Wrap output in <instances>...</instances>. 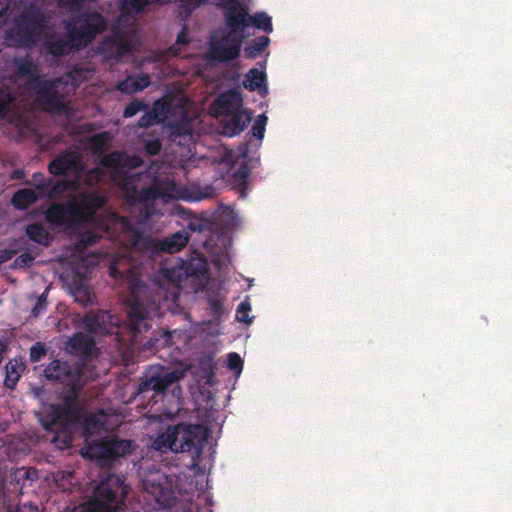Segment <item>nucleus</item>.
<instances>
[{
  "label": "nucleus",
  "mask_w": 512,
  "mask_h": 512,
  "mask_svg": "<svg viewBox=\"0 0 512 512\" xmlns=\"http://www.w3.org/2000/svg\"><path fill=\"white\" fill-rule=\"evenodd\" d=\"M44 376L48 381H57L69 388L63 403L51 405L50 410L41 418L43 428L54 433L51 441L65 448L72 442L71 427L80 417L76 400L85 385L82 380L83 371L77 364L54 359L45 367Z\"/></svg>",
  "instance_id": "1"
},
{
  "label": "nucleus",
  "mask_w": 512,
  "mask_h": 512,
  "mask_svg": "<svg viewBox=\"0 0 512 512\" xmlns=\"http://www.w3.org/2000/svg\"><path fill=\"white\" fill-rule=\"evenodd\" d=\"M109 275L116 280H122L130 290L128 327L132 333V341L138 342V335L151 328L150 321L157 311L156 303L144 298L148 287L141 278L142 264L132 255H122L111 262Z\"/></svg>",
  "instance_id": "2"
},
{
  "label": "nucleus",
  "mask_w": 512,
  "mask_h": 512,
  "mask_svg": "<svg viewBox=\"0 0 512 512\" xmlns=\"http://www.w3.org/2000/svg\"><path fill=\"white\" fill-rule=\"evenodd\" d=\"M49 16L37 4L31 3L7 30L5 44L15 48H31L47 29Z\"/></svg>",
  "instance_id": "3"
},
{
  "label": "nucleus",
  "mask_w": 512,
  "mask_h": 512,
  "mask_svg": "<svg viewBox=\"0 0 512 512\" xmlns=\"http://www.w3.org/2000/svg\"><path fill=\"white\" fill-rule=\"evenodd\" d=\"M84 71L74 68L69 73L53 81L43 80L36 93L38 102L47 112H63L66 99L72 96L83 81Z\"/></svg>",
  "instance_id": "4"
},
{
  "label": "nucleus",
  "mask_w": 512,
  "mask_h": 512,
  "mask_svg": "<svg viewBox=\"0 0 512 512\" xmlns=\"http://www.w3.org/2000/svg\"><path fill=\"white\" fill-rule=\"evenodd\" d=\"M120 188L124 192L128 205H140L145 209V218L152 213L149 211L155 206V202L164 196L163 189L156 181H151L146 173H135L125 176Z\"/></svg>",
  "instance_id": "5"
},
{
  "label": "nucleus",
  "mask_w": 512,
  "mask_h": 512,
  "mask_svg": "<svg viewBox=\"0 0 512 512\" xmlns=\"http://www.w3.org/2000/svg\"><path fill=\"white\" fill-rule=\"evenodd\" d=\"M129 490L124 478L111 473L94 488L91 500L104 512H128L126 498Z\"/></svg>",
  "instance_id": "6"
},
{
  "label": "nucleus",
  "mask_w": 512,
  "mask_h": 512,
  "mask_svg": "<svg viewBox=\"0 0 512 512\" xmlns=\"http://www.w3.org/2000/svg\"><path fill=\"white\" fill-rule=\"evenodd\" d=\"M189 236L185 231H177L162 240L145 236L140 231H135L132 240L133 252H138L150 260L156 259L162 253H176L188 243Z\"/></svg>",
  "instance_id": "7"
},
{
  "label": "nucleus",
  "mask_w": 512,
  "mask_h": 512,
  "mask_svg": "<svg viewBox=\"0 0 512 512\" xmlns=\"http://www.w3.org/2000/svg\"><path fill=\"white\" fill-rule=\"evenodd\" d=\"M107 28V21L99 12L83 11L74 15L67 23L68 36L78 48L87 47L97 35Z\"/></svg>",
  "instance_id": "8"
},
{
  "label": "nucleus",
  "mask_w": 512,
  "mask_h": 512,
  "mask_svg": "<svg viewBox=\"0 0 512 512\" xmlns=\"http://www.w3.org/2000/svg\"><path fill=\"white\" fill-rule=\"evenodd\" d=\"M196 429L195 426L185 424L168 426L153 440L152 447L161 453L198 450Z\"/></svg>",
  "instance_id": "9"
},
{
  "label": "nucleus",
  "mask_w": 512,
  "mask_h": 512,
  "mask_svg": "<svg viewBox=\"0 0 512 512\" xmlns=\"http://www.w3.org/2000/svg\"><path fill=\"white\" fill-rule=\"evenodd\" d=\"M131 451V440L111 438L87 443L82 455L95 459L101 464H110L116 459L130 454Z\"/></svg>",
  "instance_id": "10"
},
{
  "label": "nucleus",
  "mask_w": 512,
  "mask_h": 512,
  "mask_svg": "<svg viewBox=\"0 0 512 512\" xmlns=\"http://www.w3.org/2000/svg\"><path fill=\"white\" fill-rule=\"evenodd\" d=\"M46 220L55 227L74 229L85 222L83 208L76 202L53 203L46 211Z\"/></svg>",
  "instance_id": "11"
},
{
  "label": "nucleus",
  "mask_w": 512,
  "mask_h": 512,
  "mask_svg": "<svg viewBox=\"0 0 512 512\" xmlns=\"http://www.w3.org/2000/svg\"><path fill=\"white\" fill-rule=\"evenodd\" d=\"M243 35L226 33L220 39L211 40L208 57L211 63H226L237 59L241 52Z\"/></svg>",
  "instance_id": "12"
},
{
  "label": "nucleus",
  "mask_w": 512,
  "mask_h": 512,
  "mask_svg": "<svg viewBox=\"0 0 512 512\" xmlns=\"http://www.w3.org/2000/svg\"><path fill=\"white\" fill-rule=\"evenodd\" d=\"M99 51L107 59L118 60L132 51V46L127 40L125 32L115 28L112 34L106 36L99 44Z\"/></svg>",
  "instance_id": "13"
},
{
  "label": "nucleus",
  "mask_w": 512,
  "mask_h": 512,
  "mask_svg": "<svg viewBox=\"0 0 512 512\" xmlns=\"http://www.w3.org/2000/svg\"><path fill=\"white\" fill-rule=\"evenodd\" d=\"M183 371L173 370L160 373L156 376L145 379L138 385V394H144L153 391L152 398L164 395L168 387L175 385L183 377Z\"/></svg>",
  "instance_id": "14"
},
{
  "label": "nucleus",
  "mask_w": 512,
  "mask_h": 512,
  "mask_svg": "<svg viewBox=\"0 0 512 512\" xmlns=\"http://www.w3.org/2000/svg\"><path fill=\"white\" fill-rule=\"evenodd\" d=\"M48 170L56 176L66 175L68 172L80 176L84 172V165L76 151L66 149L49 163Z\"/></svg>",
  "instance_id": "15"
},
{
  "label": "nucleus",
  "mask_w": 512,
  "mask_h": 512,
  "mask_svg": "<svg viewBox=\"0 0 512 512\" xmlns=\"http://www.w3.org/2000/svg\"><path fill=\"white\" fill-rule=\"evenodd\" d=\"M144 490L151 494L157 503L170 506L173 491L169 488L165 476L157 474L142 480Z\"/></svg>",
  "instance_id": "16"
},
{
  "label": "nucleus",
  "mask_w": 512,
  "mask_h": 512,
  "mask_svg": "<svg viewBox=\"0 0 512 512\" xmlns=\"http://www.w3.org/2000/svg\"><path fill=\"white\" fill-rule=\"evenodd\" d=\"M250 121L251 114L246 110L222 115L220 120V133L227 137H233L240 134Z\"/></svg>",
  "instance_id": "17"
},
{
  "label": "nucleus",
  "mask_w": 512,
  "mask_h": 512,
  "mask_svg": "<svg viewBox=\"0 0 512 512\" xmlns=\"http://www.w3.org/2000/svg\"><path fill=\"white\" fill-rule=\"evenodd\" d=\"M225 22L229 28L228 33L234 35H243L245 28L249 27L250 15L245 7L240 3L233 4L231 7H226Z\"/></svg>",
  "instance_id": "18"
},
{
  "label": "nucleus",
  "mask_w": 512,
  "mask_h": 512,
  "mask_svg": "<svg viewBox=\"0 0 512 512\" xmlns=\"http://www.w3.org/2000/svg\"><path fill=\"white\" fill-rule=\"evenodd\" d=\"M243 99L241 93L229 90L220 94L213 102L212 108L217 116L234 113L242 110Z\"/></svg>",
  "instance_id": "19"
},
{
  "label": "nucleus",
  "mask_w": 512,
  "mask_h": 512,
  "mask_svg": "<svg viewBox=\"0 0 512 512\" xmlns=\"http://www.w3.org/2000/svg\"><path fill=\"white\" fill-rule=\"evenodd\" d=\"M250 176V167L246 156L238 163L236 168H232L229 182L232 188L239 193L240 198H245L248 193V178Z\"/></svg>",
  "instance_id": "20"
},
{
  "label": "nucleus",
  "mask_w": 512,
  "mask_h": 512,
  "mask_svg": "<svg viewBox=\"0 0 512 512\" xmlns=\"http://www.w3.org/2000/svg\"><path fill=\"white\" fill-rule=\"evenodd\" d=\"M47 54L54 57H62L70 54L74 49H79L76 42L73 41L68 34L65 37L52 36L44 44Z\"/></svg>",
  "instance_id": "21"
},
{
  "label": "nucleus",
  "mask_w": 512,
  "mask_h": 512,
  "mask_svg": "<svg viewBox=\"0 0 512 512\" xmlns=\"http://www.w3.org/2000/svg\"><path fill=\"white\" fill-rule=\"evenodd\" d=\"M111 314L107 310L89 311L83 318L84 328L90 333H99L106 329L107 324H111Z\"/></svg>",
  "instance_id": "22"
},
{
  "label": "nucleus",
  "mask_w": 512,
  "mask_h": 512,
  "mask_svg": "<svg viewBox=\"0 0 512 512\" xmlns=\"http://www.w3.org/2000/svg\"><path fill=\"white\" fill-rule=\"evenodd\" d=\"M95 347L94 340L83 333H75L67 342V350L74 355L87 358Z\"/></svg>",
  "instance_id": "23"
},
{
  "label": "nucleus",
  "mask_w": 512,
  "mask_h": 512,
  "mask_svg": "<svg viewBox=\"0 0 512 512\" xmlns=\"http://www.w3.org/2000/svg\"><path fill=\"white\" fill-rule=\"evenodd\" d=\"M243 86L248 91H258L261 97H266L269 92L266 73L257 68H251L247 72Z\"/></svg>",
  "instance_id": "24"
},
{
  "label": "nucleus",
  "mask_w": 512,
  "mask_h": 512,
  "mask_svg": "<svg viewBox=\"0 0 512 512\" xmlns=\"http://www.w3.org/2000/svg\"><path fill=\"white\" fill-rule=\"evenodd\" d=\"M138 161V158H132L124 152L113 151L102 157L100 163L102 166L110 168L117 172L122 168H131L137 166Z\"/></svg>",
  "instance_id": "25"
},
{
  "label": "nucleus",
  "mask_w": 512,
  "mask_h": 512,
  "mask_svg": "<svg viewBox=\"0 0 512 512\" xmlns=\"http://www.w3.org/2000/svg\"><path fill=\"white\" fill-rule=\"evenodd\" d=\"M14 63L17 75L20 77H28L29 83L34 84L37 90L43 80L38 74L35 63L25 58L15 59Z\"/></svg>",
  "instance_id": "26"
},
{
  "label": "nucleus",
  "mask_w": 512,
  "mask_h": 512,
  "mask_svg": "<svg viewBox=\"0 0 512 512\" xmlns=\"http://www.w3.org/2000/svg\"><path fill=\"white\" fill-rule=\"evenodd\" d=\"M24 368V363L19 359L13 358L8 361L5 366L4 379V385L6 388L13 390L16 387Z\"/></svg>",
  "instance_id": "27"
},
{
  "label": "nucleus",
  "mask_w": 512,
  "mask_h": 512,
  "mask_svg": "<svg viewBox=\"0 0 512 512\" xmlns=\"http://www.w3.org/2000/svg\"><path fill=\"white\" fill-rule=\"evenodd\" d=\"M150 85V78L148 75L142 74L137 77H128L118 84V90L131 94L144 90Z\"/></svg>",
  "instance_id": "28"
},
{
  "label": "nucleus",
  "mask_w": 512,
  "mask_h": 512,
  "mask_svg": "<svg viewBox=\"0 0 512 512\" xmlns=\"http://www.w3.org/2000/svg\"><path fill=\"white\" fill-rule=\"evenodd\" d=\"M38 200V196L34 190L24 188L16 191L12 197V205L18 210H25L29 208Z\"/></svg>",
  "instance_id": "29"
},
{
  "label": "nucleus",
  "mask_w": 512,
  "mask_h": 512,
  "mask_svg": "<svg viewBox=\"0 0 512 512\" xmlns=\"http://www.w3.org/2000/svg\"><path fill=\"white\" fill-rule=\"evenodd\" d=\"M26 234L30 240L42 244L49 245V233L40 224H29L26 227Z\"/></svg>",
  "instance_id": "30"
},
{
  "label": "nucleus",
  "mask_w": 512,
  "mask_h": 512,
  "mask_svg": "<svg viewBox=\"0 0 512 512\" xmlns=\"http://www.w3.org/2000/svg\"><path fill=\"white\" fill-rule=\"evenodd\" d=\"M269 43L270 39L268 36H260L254 39L252 43L244 49L245 57L255 59L265 50Z\"/></svg>",
  "instance_id": "31"
},
{
  "label": "nucleus",
  "mask_w": 512,
  "mask_h": 512,
  "mask_svg": "<svg viewBox=\"0 0 512 512\" xmlns=\"http://www.w3.org/2000/svg\"><path fill=\"white\" fill-rule=\"evenodd\" d=\"M185 273L188 276L200 277L207 273V262L199 255L197 258L191 259L185 264Z\"/></svg>",
  "instance_id": "32"
},
{
  "label": "nucleus",
  "mask_w": 512,
  "mask_h": 512,
  "mask_svg": "<svg viewBox=\"0 0 512 512\" xmlns=\"http://www.w3.org/2000/svg\"><path fill=\"white\" fill-rule=\"evenodd\" d=\"M253 25L266 33H271L273 30L271 17L266 13H257L250 16L249 26Z\"/></svg>",
  "instance_id": "33"
},
{
  "label": "nucleus",
  "mask_w": 512,
  "mask_h": 512,
  "mask_svg": "<svg viewBox=\"0 0 512 512\" xmlns=\"http://www.w3.org/2000/svg\"><path fill=\"white\" fill-rule=\"evenodd\" d=\"M160 104V101H156L154 104V109L146 112L142 115L138 120V126L141 128H149L160 121L159 113L157 112L156 107Z\"/></svg>",
  "instance_id": "34"
},
{
  "label": "nucleus",
  "mask_w": 512,
  "mask_h": 512,
  "mask_svg": "<svg viewBox=\"0 0 512 512\" xmlns=\"http://www.w3.org/2000/svg\"><path fill=\"white\" fill-rule=\"evenodd\" d=\"M14 95L9 87L0 86V119L4 118L10 104L14 101Z\"/></svg>",
  "instance_id": "35"
},
{
  "label": "nucleus",
  "mask_w": 512,
  "mask_h": 512,
  "mask_svg": "<svg viewBox=\"0 0 512 512\" xmlns=\"http://www.w3.org/2000/svg\"><path fill=\"white\" fill-rule=\"evenodd\" d=\"M31 184L39 191L40 194L46 195L49 191V186L52 184V179H46L43 173L35 172L32 175Z\"/></svg>",
  "instance_id": "36"
},
{
  "label": "nucleus",
  "mask_w": 512,
  "mask_h": 512,
  "mask_svg": "<svg viewBox=\"0 0 512 512\" xmlns=\"http://www.w3.org/2000/svg\"><path fill=\"white\" fill-rule=\"evenodd\" d=\"M150 2L151 0H123L122 9L129 13H139L150 4Z\"/></svg>",
  "instance_id": "37"
},
{
  "label": "nucleus",
  "mask_w": 512,
  "mask_h": 512,
  "mask_svg": "<svg viewBox=\"0 0 512 512\" xmlns=\"http://www.w3.org/2000/svg\"><path fill=\"white\" fill-rule=\"evenodd\" d=\"M204 2L205 0H179V13L184 17H188Z\"/></svg>",
  "instance_id": "38"
},
{
  "label": "nucleus",
  "mask_w": 512,
  "mask_h": 512,
  "mask_svg": "<svg viewBox=\"0 0 512 512\" xmlns=\"http://www.w3.org/2000/svg\"><path fill=\"white\" fill-rule=\"evenodd\" d=\"M47 354V348L44 343L36 342L30 348L29 359L30 362L36 363L40 361Z\"/></svg>",
  "instance_id": "39"
},
{
  "label": "nucleus",
  "mask_w": 512,
  "mask_h": 512,
  "mask_svg": "<svg viewBox=\"0 0 512 512\" xmlns=\"http://www.w3.org/2000/svg\"><path fill=\"white\" fill-rule=\"evenodd\" d=\"M146 109V105L143 101L134 99L130 103H128L123 111L124 118H130L139 113L142 110Z\"/></svg>",
  "instance_id": "40"
},
{
  "label": "nucleus",
  "mask_w": 512,
  "mask_h": 512,
  "mask_svg": "<svg viewBox=\"0 0 512 512\" xmlns=\"http://www.w3.org/2000/svg\"><path fill=\"white\" fill-rule=\"evenodd\" d=\"M267 116L265 114L259 115L252 126V134L257 139L261 140L264 137L265 126L267 123Z\"/></svg>",
  "instance_id": "41"
},
{
  "label": "nucleus",
  "mask_w": 512,
  "mask_h": 512,
  "mask_svg": "<svg viewBox=\"0 0 512 512\" xmlns=\"http://www.w3.org/2000/svg\"><path fill=\"white\" fill-rule=\"evenodd\" d=\"M100 237L92 232L84 233L80 236V238L76 242L77 249H84L99 241Z\"/></svg>",
  "instance_id": "42"
},
{
  "label": "nucleus",
  "mask_w": 512,
  "mask_h": 512,
  "mask_svg": "<svg viewBox=\"0 0 512 512\" xmlns=\"http://www.w3.org/2000/svg\"><path fill=\"white\" fill-rule=\"evenodd\" d=\"M103 177H104L103 169L100 167H95L86 173L84 182L87 185L93 186V185H96L97 183H99Z\"/></svg>",
  "instance_id": "43"
},
{
  "label": "nucleus",
  "mask_w": 512,
  "mask_h": 512,
  "mask_svg": "<svg viewBox=\"0 0 512 512\" xmlns=\"http://www.w3.org/2000/svg\"><path fill=\"white\" fill-rule=\"evenodd\" d=\"M251 311V305L248 301L241 302L236 310V319L239 322L251 323L252 319L249 318L248 312Z\"/></svg>",
  "instance_id": "44"
},
{
  "label": "nucleus",
  "mask_w": 512,
  "mask_h": 512,
  "mask_svg": "<svg viewBox=\"0 0 512 512\" xmlns=\"http://www.w3.org/2000/svg\"><path fill=\"white\" fill-rule=\"evenodd\" d=\"M227 367L235 373H240L243 368V360L236 352H230L227 355Z\"/></svg>",
  "instance_id": "45"
},
{
  "label": "nucleus",
  "mask_w": 512,
  "mask_h": 512,
  "mask_svg": "<svg viewBox=\"0 0 512 512\" xmlns=\"http://www.w3.org/2000/svg\"><path fill=\"white\" fill-rule=\"evenodd\" d=\"M209 309L213 316L219 318L223 314V303L221 299L216 296L208 297Z\"/></svg>",
  "instance_id": "46"
},
{
  "label": "nucleus",
  "mask_w": 512,
  "mask_h": 512,
  "mask_svg": "<svg viewBox=\"0 0 512 512\" xmlns=\"http://www.w3.org/2000/svg\"><path fill=\"white\" fill-rule=\"evenodd\" d=\"M33 261H34V257L30 253L24 252L15 258V260L13 262V267L14 268H26V267L30 266L33 263Z\"/></svg>",
  "instance_id": "47"
},
{
  "label": "nucleus",
  "mask_w": 512,
  "mask_h": 512,
  "mask_svg": "<svg viewBox=\"0 0 512 512\" xmlns=\"http://www.w3.org/2000/svg\"><path fill=\"white\" fill-rule=\"evenodd\" d=\"M68 187V181H58V182H54L52 180V184L49 186V191L47 192L46 195H48L49 197H53L55 195H59L61 193H63L64 191H66Z\"/></svg>",
  "instance_id": "48"
},
{
  "label": "nucleus",
  "mask_w": 512,
  "mask_h": 512,
  "mask_svg": "<svg viewBox=\"0 0 512 512\" xmlns=\"http://www.w3.org/2000/svg\"><path fill=\"white\" fill-rule=\"evenodd\" d=\"M144 149L149 155H158L162 149V144L158 139L148 140L144 144Z\"/></svg>",
  "instance_id": "49"
},
{
  "label": "nucleus",
  "mask_w": 512,
  "mask_h": 512,
  "mask_svg": "<svg viewBox=\"0 0 512 512\" xmlns=\"http://www.w3.org/2000/svg\"><path fill=\"white\" fill-rule=\"evenodd\" d=\"M85 0H57L60 7L68 8L71 11L80 10Z\"/></svg>",
  "instance_id": "50"
},
{
  "label": "nucleus",
  "mask_w": 512,
  "mask_h": 512,
  "mask_svg": "<svg viewBox=\"0 0 512 512\" xmlns=\"http://www.w3.org/2000/svg\"><path fill=\"white\" fill-rule=\"evenodd\" d=\"M189 43V39L187 37V28L183 27L180 33L177 36L176 43L170 48L174 54H178L179 49H176V45H187Z\"/></svg>",
  "instance_id": "51"
},
{
  "label": "nucleus",
  "mask_w": 512,
  "mask_h": 512,
  "mask_svg": "<svg viewBox=\"0 0 512 512\" xmlns=\"http://www.w3.org/2000/svg\"><path fill=\"white\" fill-rule=\"evenodd\" d=\"M45 305H46V298L44 297V295H42L41 297H39V299L37 300V303L33 307L32 315L37 317L41 313V311L44 310Z\"/></svg>",
  "instance_id": "52"
},
{
  "label": "nucleus",
  "mask_w": 512,
  "mask_h": 512,
  "mask_svg": "<svg viewBox=\"0 0 512 512\" xmlns=\"http://www.w3.org/2000/svg\"><path fill=\"white\" fill-rule=\"evenodd\" d=\"M16 254L15 250L2 249L0 250V264L9 261Z\"/></svg>",
  "instance_id": "53"
},
{
  "label": "nucleus",
  "mask_w": 512,
  "mask_h": 512,
  "mask_svg": "<svg viewBox=\"0 0 512 512\" xmlns=\"http://www.w3.org/2000/svg\"><path fill=\"white\" fill-rule=\"evenodd\" d=\"M105 135H106V133H102V134H98V135L94 136L92 139L93 147H95V148L101 147L104 143L103 138Z\"/></svg>",
  "instance_id": "54"
},
{
  "label": "nucleus",
  "mask_w": 512,
  "mask_h": 512,
  "mask_svg": "<svg viewBox=\"0 0 512 512\" xmlns=\"http://www.w3.org/2000/svg\"><path fill=\"white\" fill-rule=\"evenodd\" d=\"M25 177V172L22 169H15L11 172L10 178L12 180H21Z\"/></svg>",
  "instance_id": "55"
},
{
  "label": "nucleus",
  "mask_w": 512,
  "mask_h": 512,
  "mask_svg": "<svg viewBox=\"0 0 512 512\" xmlns=\"http://www.w3.org/2000/svg\"><path fill=\"white\" fill-rule=\"evenodd\" d=\"M81 512H104L102 509H98L96 506H94V501L90 500L87 504V506L81 511Z\"/></svg>",
  "instance_id": "56"
},
{
  "label": "nucleus",
  "mask_w": 512,
  "mask_h": 512,
  "mask_svg": "<svg viewBox=\"0 0 512 512\" xmlns=\"http://www.w3.org/2000/svg\"><path fill=\"white\" fill-rule=\"evenodd\" d=\"M9 8V0H0V17L3 16Z\"/></svg>",
  "instance_id": "57"
},
{
  "label": "nucleus",
  "mask_w": 512,
  "mask_h": 512,
  "mask_svg": "<svg viewBox=\"0 0 512 512\" xmlns=\"http://www.w3.org/2000/svg\"><path fill=\"white\" fill-rule=\"evenodd\" d=\"M7 350V345L5 342H3L1 339H0V363L3 361L4 359V353L6 352Z\"/></svg>",
  "instance_id": "58"
},
{
  "label": "nucleus",
  "mask_w": 512,
  "mask_h": 512,
  "mask_svg": "<svg viewBox=\"0 0 512 512\" xmlns=\"http://www.w3.org/2000/svg\"><path fill=\"white\" fill-rule=\"evenodd\" d=\"M91 425H93V426L97 425V420L94 417H91L86 420V426L84 428V431H89Z\"/></svg>",
  "instance_id": "59"
},
{
  "label": "nucleus",
  "mask_w": 512,
  "mask_h": 512,
  "mask_svg": "<svg viewBox=\"0 0 512 512\" xmlns=\"http://www.w3.org/2000/svg\"><path fill=\"white\" fill-rule=\"evenodd\" d=\"M221 4L223 5L224 9L226 10V7H231L233 4L239 3L238 0H219Z\"/></svg>",
  "instance_id": "60"
},
{
  "label": "nucleus",
  "mask_w": 512,
  "mask_h": 512,
  "mask_svg": "<svg viewBox=\"0 0 512 512\" xmlns=\"http://www.w3.org/2000/svg\"><path fill=\"white\" fill-rule=\"evenodd\" d=\"M189 227L191 228V230H195V228L192 227V223L189 225Z\"/></svg>",
  "instance_id": "61"
}]
</instances>
